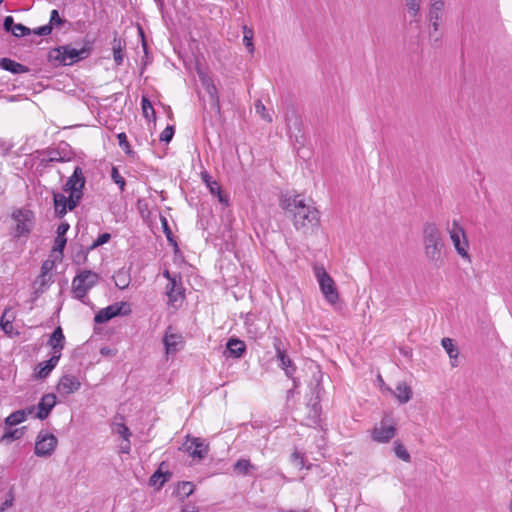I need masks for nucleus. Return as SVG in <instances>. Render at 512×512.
<instances>
[{"mask_svg": "<svg viewBox=\"0 0 512 512\" xmlns=\"http://www.w3.org/2000/svg\"><path fill=\"white\" fill-rule=\"evenodd\" d=\"M281 207L292 217L294 227L304 234L313 233L319 226V211L314 206L306 204L300 195L284 196L281 199Z\"/></svg>", "mask_w": 512, "mask_h": 512, "instance_id": "nucleus-1", "label": "nucleus"}, {"mask_svg": "<svg viewBox=\"0 0 512 512\" xmlns=\"http://www.w3.org/2000/svg\"><path fill=\"white\" fill-rule=\"evenodd\" d=\"M442 233L433 222H426L423 225V247L426 258L435 267L443 265L442 250L444 249Z\"/></svg>", "mask_w": 512, "mask_h": 512, "instance_id": "nucleus-2", "label": "nucleus"}, {"mask_svg": "<svg viewBox=\"0 0 512 512\" xmlns=\"http://www.w3.org/2000/svg\"><path fill=\"white\" fill-rule=\"evenodd\" d=\"M83 42L84 45L80 49L72 48L70 44L52 48L48 52V61L55 64V66H67L88 57L92 51L94 40H91L86 36L83 39Z\"/></svg>", "mask_w": 512, "mask_h": 512, "instance_id": "nucleus-3", "label": "nucleus"}, {"mask_svg": "<svg viewBox=\"0 0 512 512\" xmlns=\"http://www.w3.org/2000/svg\"><path fill=\"white\" fill-rule=\"evenodd\" d=\"M100 281V275L92 270H80L72 280V293L74 297L83 303L90 289Z\"/></svg>", "mask_w": 512, "mask_h": 512, "instance_id": "nucleus-4", "label": "nucleus"}, {"mask_svg": "<svg viewBox=\"0 0 512 512\" xmlns=\"http://www.w3.org/2000/svg\"><path fill=\"white\" fill-rule=\"evenodd\" d=\"M447 232L449 233L450 239L454 245L456 252L463 258L469 259L468 253L469 242L465 233L464 228L459 224L457 220H453L451 224H448Z\"/></svg>", "mask_w": 512, "mask_h": 512, "instance_id": "nucleus-5", "label": "nucleus"}, {"mask_svg": "<svg viewBox=\"0 0 512 512\" xmlns=\"http://www.w3.org/2000/svg\"><path fill=\"white\" fill-rule=\"evenodd\" d=\"M314 273L325 299L329 303L335 304L339 300V293L332 277L323 266H315Z\"/></svg>", "mask_w": 512, "mask_h": 512, "instance_id": "nucleus-6", "label": "nucleus"}, {"mask_svg": "<svg viewBox=\"0 0 512 512\" xmlns=\"http://www.w3.org/2000/svg\"><path fill=\"white\" fill-rule=\"evenodd\" d=\"M396 424L390 415H385L379 426L371 431V438L377 443H388L396 435Z\"/></svg>", "mask_w": 512, "mask_h": 512, "instance_id": "nucleus-7", "label": "nucleus"}, {"mask_svg": "<svg viewBox=\"0 0 512 512\" xmlns=\"http://www.w3.org/2000/svg\"><path fill=\"white\" fill-rule=\"evenodd\" d=\"M131 313L130 305L127 302H117L99 310L94 321L97 324H103L116 316H126Z\"/></svg>", "mask_w": 512, "mask_h": 512, "instance_id": "nucleus-8", "label": "nucleus"}, {"mask_svg": "<svg viewBox=\"0 0 512 512\" xmlns=\"http://www.w3.org/2000/svg\"><path fill=\"white\" fill-rule=\"evenodd\" d=\"M273 346L279 366L284 370L287 377L292 378L296 371V366L287 354L286 343L280 337L275 336L273 338Z\"/></svg>", "mask_w": 512, "mask_h": 512, "instance_id": "nucleus-9", "label": "nucleus"}, {"mask_svg": "<svg viewBox=\"0 0 512 512\" xmlns=\"http://www.w3.org/2000/svg\"><path fill=\"white\" fill-rule=\"evenodd\" d=\"M58 444V439L52 433L40 431L34 448V453L38 457L51 456Z\"/></svg>", "mask_w": 512, "mask_h": 512, "instance_id": "nucleus-10", "label": "nucleus"}, {"mask_svg": "<svg viewBox=\"0 0 512 512\" xmlns=\"http://www.w3.org/2000/svg\"><path fill=\"white\" fill-rule=\"evenodd\" d=\"M12 217L16 221L14 237L28 235L32 229L33 213L30 210L18 209L13 212Z\"/></svg>", "mask_w": 512, "mask_h": 512, "instance_id": "nucleus-11", "label": "nucleus"}, {"mask_svg": "<svg viewBox=\"0 0 512 512\" xmlns=\"http://www.w3.org/2000/svg\"><path fill=\"white\" fill-rule=\"evenodd\" d=\"M184 446L185 451L188 452L190 456L199 459L205 458L209 450L208 444H205L203 440L197 437L190 438L187 436V441Z\"/></svg>", "mask_w": 512, "mask_h": 512, "instance_id": "nucleus-12", "label": "nucleus"}, {"mask_svg": "<svg viewBox=\"0 0 512 512\" xmlns=\"http://www.w3.org/2000/svg\"><path fill=\"white\" fill-rule=\"evenodd\" d=\"M56 403L57 397L54 393L44 394L37 405V413L35 414V418L40 420L47 419Z\"/></svg>", "mask_w": 512, "mask_h": 512, "instance_id": "nucleus-13", "label": "nucleus"}, {"mask_svg": "<svg viewBox=\"0 0 512 512\" xmlns=\"http://www.w3.org/2000/svg\"><path fill=\"white\" fill-rule=\"evenodd\" d=\"M81 387L79 379L70 374L63 375L57 384V391L62 395H69L78 391Z\"/></svg>", "mask_w": 512, "mask_h": 512, "instance_id": "nucleus-14", "label": "nucleus"}, {"mask_svg": "<svg viewBox=\"0 0 512 512\" xmlns=\"http://www.w3.org/2000/svg\"><path fill=\"white\" fill-rule=\"evenodd\" d=\"M55 215L59 218L64 217L67 211L75 209V202L62 193H54L53 195Z\"/></svg>", "mask_w": 512, "mask_h": 512, "instance_id": "nucleus-15", "label": "nucleus"}, {"mask_svg": "<svg viewBox=\"0 0 512 512\" xmlns=\"http://www.w3.org/2000/svg\"><path fill=\"white\" fill-rule=\"evenodd\" d=\"M182 336L177 333H172V327L169 326L163 337V344L167 355L175 354L181 349Z\"/></svg>", "mask_w": 512, "mask_h": 512, "instance_id": "nucleus-16", "label": "nucleus"}, {"mask_svg": "<svg viewBox=\"0 0 512 512\" xmlns=\"http://www.w3.org/2000/svg\"><path fill=\"white\" fill-rule=\"evenodd\" d=\"M60 358L59 355H52L50 359L40 362L35 367L34 378L37 380L45 379L49 376L52 370L57 366Z\"/></svg>", "mask_w": 512, "mask_h": 512, "instance_id": "nucleus-17", "label": "nucleus"}, {"mask_svg": "<svg viewBox=\"0 0 512 512\" xmlns=\"http://www.w3.org/2000/svg\"><path fill=\"white\" fill-rule=\"evenodd\" d=\"M47 345L52 349V355H59L61 358V351L65 346V336L63 334V330L60 326L56 327L55 330L50 335V338L47 342Z\"/></svg>", "mask_w": 512, "mask_h": 512, "instance_id": "nucleus-18", "label": "nucleus"}, {"mask_svg": "<svg viewBox=\"0 0 512 512\" xmlns=\"http://www.w3.org/2000/svg\"><path fill=\"white\" fill-rule=\"evenodd\" d=\"M286 121L290 137L294 135L296 141L299 142L298 138H303V124L301 118L295 112H292L290 116L286 117Z\"/></svg>", "mask_w": 512, "mask_h": 512, "instance_id": "nucleus-19", "label": "nucleus"}, {"mask_svg": "<svg viewBox=\"0 0 512 512\" xmlns=\"http://www.w3.org/2000/svg\"><path fill=\"white\" fill-rule=\"evenodd\" d=\"M0 68L13 74H23L30 71L29 67L7 57L0 59Z\"/></svg>", "mask_w": 512, "mask_h": 512, "instance_id": "nucleus-20", "label": "nucleus"}, {"mask_svg": "<svg viewBox=\"0 0 512 512\" xmlns=\"http://www.w3.org/2000/svg\"><path fill=\"white\" fill-rule=\"evenodd\" d=\"M164 466H166V463L162 462L149 479L150 485L158 486V489H160L172 477V473L170 471H163Z\"/></svg>", "mask_w": 512, "mask_h": 512, "instance_id": "nucleus-21", "label": "nucleus"}, {"mask_svg": "<svg viewBox=\"0 0 512 512\" xmlns=\"http://www.w3.org/2000/svg\"><path fill=\"white\" fill-rule=\"evenodd\" d=\"M184 289L181 282H177L176 279H171V282L167 284V296L169 303L175 305V303L184 297Z\"/></svg>", "mask_w": 512, "mask_h": 512, "instance_id": "nucleus-22", "label": "nucleus"}, {"mask_svg": "<svg viewBox=\"0 0 512 512\" xmlns=\"http://www.w3.org/2000/svg\"><path fill=\"white\" fill-rule=\"evenodd\" d=\"M393 394L400 404H405L411 400L413 392L411 387L405 382H399L397 383Z\"/></svg>", "mask_w": 512, "mask_h": 512, "instance_id": "nucleus-23", "label": "nucleus"}, {"mask_svg": "<svg viewBox=\"0 0 512 512\" xmlns=\"http://www.w3.org/2000/svg\"><path fill=\"white\" fill-rule=\"evenodd\" d=\"M52 283V276H44V275H39L34 283H33V288H34V298H38L41 294H43L48 288L49 286L51 285Z\"/></svg>", "mask_w": 512, "mask_h": 512, "instance_id": "nucleus-24", "label": "nucleus"}, {"mask_svg": "<svg viewBox=\"0 0 512 512\" xmlns=\"http://www.w3.org/2000/svg\"><path fill=\"white\" fill-rule=\"evenodd\" d=\"M226 348L229 351L230 355L239 358L243 355L246 350L245 343L237 338H230L226 344Z\"/></svg>", "mask_w": 512, "mask_h": 512, "instance_id": "nucleus-25", "label": "nucleus"}, {"mask_svg": "<svg viewBox=\"0 0 512 512\" xmlns=\"http://www.w3.org/2000/svg\"><path fill=\"white\" fill-rule=\"evenodd\" d=\"M25 427L21 428H12L9 426H5L4 434L1 437V442L10 443L14 440H18L23 437Z\"/></svg>", "mask_w": 512, "mask_h": 512, "instance_id": "nucleus-26", "label": "nucleus"}, {"mask_svg": "<svg viewBox=\"0 0 512 512\" xmlns=\"http://www.w3.org/2000/svg\"><path fill=\"white\" fill-rule=\"evenodd\" d=\"M441 344H442L443 348L445 349V351L447 352V354L449 355L450 359L452 360L451 361L452 367H456L458 365V363H457L458 349L454 345L453 340L445 337L442 339Z\"/></svg>", "mask_w": 512, "mask_h": 512, "instance_id": "nucleus-27", "label": "nucleus"}, {"mask_svg": "<svg viewBox=\"0 0 512 512\" xmlns=\"http://www.w3.org/2000/svg\"><path fill=\"white\" fill-rule=\"evenodd\" d=\"M85 184V179L82 174V170L80 167H76L74 169L73 175L69 178L66 183L68 189L77 188L83 189Z\"/></svg>", "mask_w": 512, "mask_h": 512, "instance_id": "nucleus-28", "label": "nucleus"}, {"mask_svg": "<svg viewBox=\"0 0 512 512\" xmlns=\"http://www.w3.org/2000/svg\"><path fill=\"white\" fill-rule=\"evenodd\" d=\"M194 490H195V486L192 482L183 481V482L178 483L176 490H175V494H176V496H178L179 498H181L183 500V499L189 497L191 494H193Z\"/></svg>", "mask_w": 512, "mask_h": 512, "instance_id": "nucleus-29", "label": "nucleus"}, {"mask_svg": "<svg viewBox=\"0 0 512 512\" xmlns=\"http://www.w3.org/2000/svg\"><path fill=\"white\" fill-rule=\"evenodd\" d=\"M205 90L209 95L211 110H214L215 113L220 114V101L218 90L215 84L206 87Z\"/></svg>", "mask_w": 512, "mask_h": 512, "instance_id": "nucleus-30", "label": "nucleus"}, {"mask_svg": "<svg viewBox=\"0 0 512 512\" xmlns=\"http://www.w3.org/2000/svg\"><path fill=\"white\" fill-rule=\"evenodd\" d=\"M126 42L120 38L114 37L113 39V57L114 61L117 65H121L123 62V48L125 47Z\"/></svg>", "mask_w": 512, "mask_h": 512, "instance_id": "nucleus-31", "label": "nucleus"}, {"mask_svg": "<svg viewBox=\"0 0 512 512\" xmlns=\"http://www.w3.org/2000/svg\"><path fill=\"white\" fill-rule=\"evenodd\" d=\"M420 4L421 0H405V6L408 10L409 15L414 18V20L410 21V24L419 23L417 17L419 16L420 13Z\"/></svg>", "mask_w": 512, "mask_h": 512, "instance_id": "nucleus-32", "label": "nucleus"}, {"mask_svg": "<svg viewBox=\"0 0 512 512\" xmlns=\"http://www.w3.org/2000/svg\"><path fill=\"white\" fill-rule=\"evenodd\" d=\"M432 3L430 5L429 10V20H440L442 10L444 8V1L443 0H431Z\"/></svg>", "mask_w": 512, "mask_h": 512, "instance_id": "nucleus-33", "label": "nucleus"}, {"mask_svg": "<svg viewBox=\"0 0 512 512\" xmlns=\"http://www.w3.org/2000/svg\"><path fill=\"white\" fill-rule=\"evenodd\" d=\"M114 282L120 290L126 289L130 284V276L127 272L119 270L114 276Z\"/></svg>", "mask_w": 512, "mask_h": 512, "instance_id": "nucleus-34", "label": "nucleus"}, {"mask_svg": "<svg viewBox=\"0 0 512 512\" xmlns=\"http://www.w3.org/2000/svg\"><path fill=\"white\" fill-rule=\"evenodd\" d=\"M142 113L147 120H155L156 114L151 101L146 97L142 96L141 99Z\"/></svg>", "mask_w": 512, "mask_h": 512, "instance_id": "nucleus-35", "label": "nucleus"}, {"mask_svg": "<svg viewBox=\"0 0 512 512\" xmlns=\"http://www.w3.org/2000/svg\"><path fill=\"white\" fill-rule=\"evenodd\" d=\"M233 469L240 475H248L250 469H254V466L247 459H239L234 463Z\"/></svg>", "mask_w": 512, "mask_h": 512, "instance_id": "nucleus-36", "label": "nucleus"}, {"mask_svg": "<svg viewBox=\"0 0 512 512\" xmlns=\"http://www.w3.org/2000/svg\"><path fill=\"white\" fill-rule=\"evenodd\" d=\"M39 154L38 157L41 155L43 156L40 160H71L70 157L61 156L58 149H48L45 151H37Z\"/></svg>", "mask_w": 512, "mask_h": 512, "instance_id": "nucleus-37", "label": "nucleus"}, {"mask_svg": "<svg viewBox=\"0 0 512 512\" xmlns=\"http://www.w3.org/2000/svg\"><path fill=\"white\" fill-rule=\"evenodd\" d=\"M24 411H14L4 420L5 426L13 427L17 424L24 422Z\"/></svg>", "mask_w": 512, "mask_h": 512, "instance_id": "nucleus-38", "label": "nucleus"}, {"mask_svg": "<svg viewBox=\"0 0 512 512\" xmlns=\"http://www.w3.org/2000/svg\"><path fill=\"white\" fill-rule=\"evenodd\" d=\"M394 452H395V455L402 461L407 462V463H409L411 461V456H410L409 452L404 447V445L402 443H400L399 441H395V443H394Z\"/></svg>", "mask_w": 512, "mask_h": 512, "instance_id": "nucleus-39", "label": "nucleus"}, {"mask_svg": "<svg viewBox=\"0 0 512 512\" xmlns=\"http://www.w3.org/2000/svg\"><path fill=\"white\" fill-rule=\"evenodd\" d=\"M68 23L66 19L62 18L58 12V10L54 9L50 13L49 25L53 30L54 27L58 28Z\"/></svg>", "mask_w": 512, "mask_h": 512, "instance_id": "nucleus-40", "label": "nucleus"}, {"mask_svg": "<svg viewBox=\"0 0 512 512\" xmlns=\"http://www.w3.org/2000/svg\"><path fill=\"white\" fill-rule=\"evenodd\" d=\"M117 139L119 142V146L125 151L126 155L130 158H133L134 152L130 147L126 134L124 132L119 133L117 135Z\"/></svg>", "mask_w": 512, "mask_h": 512, "instance_id": "nucleus-41", "label": "nucleus"}, {"mask_svg": "<svg viewBox=\"0 0 512 512\" xmlns=\"http://www.w3.org/2000/svg\"><path fill=\"white\" fill-rule=\"evenodd\" d=\"M243 42L246 48L249 50V52L254 51V45H253V30L248 28L247 26L243 27Z\"/></svg>", "mask_w": 512, "mask_h": 512, "instance_id": "nucleus-42", "label": "nucleus"}, {"mask_svg": "<svg viewBox=\"0 0 512 512\" xmlns=\"http://www.w3.org/2000/svg\"><path fill=\"white\" fill-rule=\"evenodd\" d=\"M163 232L166 235V238L170 244H172L176 249L178 248L177 242L173 236L172 230L169 227L168 221L165 217L161 218Z\"/></svg>", "mask_w": 512, "mask_h": 512, "instance_id": "nucleus-43", "label": "nucleus"}, {"mask_svg": "<svg viewBox=\"0 0 512 512\" xmlns=\"http://www.w3.org/2000/svg\"><path fill=\"white\" fill-rule=\"evenodd\" d=\"M111 178L115 184H117L121 191L125 190V179L120 175L118 169L116 167H112L111 169Z\"/></svg>", "mask_w": 512, "mask_h": 512, "instance_id": "nucleus-44", "label": "nucleus"}, {"mask_svg": "<svg viewBox=\"0 0 512 512\" xmlns=\"http://www.w3.org/2000/svg\"><path fill=\"white\" fill-rule=\"evenodd\" d=\"M90 251L91 250H88V248H86V249L80 248L79 251H77L74 254V257H73L74 263L77 265L84 264L87 261L88 253Z\"/></svg>", "mask_w": 512, "mask_h": 512, "instance_id": "nucleus-45", "label": "nucleus"}, {"mask_svg": "<svg viewBox=\"0 0 512 512\" xmlns=\"http://www.w3.org/2000/svg\"><path fill=\"white\" fill-rule=\"evenodd\" d=\"M111 239L110 233H102L98 236V238L88 247V250H94L97 247L106 244Z\"/></svg>", "mask_w": 512, "mask_h": 512, "instance_id": "nucleus-46", "label": "nucleus"}, {"mask_svg": "<svg viewBox=\"0 0 512 512\" xmlns=\"http://www.w3.org/2000/svg\"><path fill=\"white\" fill-rule=\"evenodd\" d=\"M174 133H175L174 126L168 125L160 134V141L169 143L172 140Z\"/></svg>", "mask_w": 512, "mask_h": 512, "instance_id": "nucleus-47", "label": "nucleus"}, {"mask_svg": "<svg viewBox=\"0 0 512 512\" xmlns=\"http://www.w3.org/2000/svg\"><path fill=\"white\" fill-rule=\"evenodd\" d=\"M66 243H67L66 237L57 235L54 240V245H53V249H52L53 252H59L60 254H62V252L66 246Z\"/></svg>", "mask_w": 512, "mask_h": 512, "instance_id": "nucleus-48", "label": "nucleus"}, {"mask_svg": "<svg viewBox=\"0 0 512 512\" xmlns=\"http://www.w3.org/2000/svg\"><path fill=\"white\" fill-rule=\"evenodd\" d=\"M9 310L6 309L1 317V320H0V325H1V328L2 330L6 333V334H11L12 333V329H13V325H12V320H4V318L7 316Z\"/></svg>", "mask_w": 512, "mask_h": 512, "instance_id": "nucleus-49", "label": "nucleus"}, {"mask_svg": "<svg viewBox=\"0 0 512 512\" xmlns=\"http://www.w3.org/2000/svg\"><path fill=\"white\" fill-rule=\"evenodd\" d=\"M255 109H256V112L258 114L261 115V117L268 121V122H272V118L269 114L266 113V107L265 105L261 102V100H258L256 103H255Z\"/></svg>", "mask_w": 512, "mask_h": 512, "instance_id": "nucleus-50", "label": "nucleus"}, {"mask_svg": "<svg viewBox=\"0 0 512 512\" xmlns=\"http://www.w3.org/2000/svg\"><path fill=\"white\" fill-rule=\"evenodd\" d=\"M15 27H16V24L14 23L13 17L6 16L3 20V29L6 32H11L12 34H16Z\"/></svg>", "mask_w": 512, "mask_h": 512, "instance_id": "nucleus-51", "label": "nucleus"}, {"mask_svg": "<svg viewBox=\"0 0 512 512\" xmlns=\"http://www.w3.org/2000/svg\"><path fill=\"white\" fill-rule=\"evenodd\" d=\"M15 32L16 34H13L15 37H23L30 35L32 33V30L26 27L25 25L19 23L16 24Z\"/></svg>", "mask_w": 512, "mask_h": 512, "instance_id": "nucleus-52", "label": "nucleus"}, {"mask_svg": "<svg viewBox=\"0 0 512 512\" xmlns=\"http://www.w3.org/2000/svg\"><path fill=\"white\" fill-rule=\"evenodd\" d=\"M55 264L52 260H45L41 265V273L40 275L51 276L50 272L54 268Z\"/></svg>", "mask_w": 512, "mask_h": 512, "instance_id": "nucleus-53", "label": "nucleus"}, {"mask_svg": "<svg viewBox=\"0 0 512 512\" xmlns=\"http://www.w3.org/2000/svg\"><path fill=\"white\" fill-rule=\"evenodd\" d=\"M69 190H70V195L68 197H69V199H72L75 202V208H76L82 198V195H83L82 189L77 187V188H72Z\"/></svg>", "mask_w": 512, "mask_h": 512, "instance_id": "nucleus-54", "label": "nucleus"}, {"mask_svg": "<svg viewBox=\"0 0 512 512\" xmlns=\"http://www.w3.org/2000/svg\"><path fill=\"white\" fill-rule=\"evenodd\" d=\"M201 179L206 184V186H210V184L215 185V189H219V184L217 181L213 180L212 176L206 171H201Z\"/></svg>", "mask_w": 512, "mask_h": 512, "instance_id": "nucleus-55", "label": "nucleus"}, {"mask_svg": "<svg viewBox=\"0 0 512 512\" xmlns=\"http://www.w3.org/2000/svg\"><path fill=\"white\" fill-rule=\"evenodd\" d=\"M32 33L38 36H48L52 33L51 26L49 24L40 26L32 30Z\"/></svg>", "mask_w": 512, "mask_h": 512, "instance_id": "nucleus-56", "label": "nucleus"}, {"mask_svg": "<svg viewBox=\"0 0 512 512\" xmlns=\"http://www.w3.org/2000/svg\"><path fill=\"white\" fill-rule=\"evenodd\" d=\"M198 76H199L201 84L203 85L204 88L214 84V82L211 79V77L208 74H206L205 72H203V71H201L199 69H198Z\"/></svg>", "mask_w": 512, "mask_h": 512, "instance_id": "nucleus-57", "label": "nucleus"}, {"mask_svg": "<svg viewBox=\"0 0 512 512\" xmlns=\"http://www.w3.org/2000/svg\"><path fill=\"white\" fill-rule=\"evenodd\" d=\"M320 410L321 408L319 406V403L315 402L311 408V411L313 412V423L315 424L319 422Z\"/></svg>", "mask_w": 512, "mask_h": 512, "instance_id": "nucleus-58", "label": "nucleus"}, {"mask_svg": "<svg viewBox=\"0 0 512 512\" xmlns=\"http://www.w3.org/2000/svg\"><path fill=\"white\" fill-rule=\"evenodd\" d=\"M70 226L67 222H62L57 227V235L58 236H64L66 235L67 231L69 230Z\"/></svg>", "mask_w": 512, "mask_h": 512, "instance_id": "nucleus-59", "label": "nucleus"}, {"mask_svg": "<svg viewBox=\"0 0 512 512\" xmlns=\"http://www.w3.org/2000/svg\"><path fill=\"white\" fill-rule=\"evenodd\" d=\"M118 433L120 435H122V437L125 439V440H128L129 437L131 436V433L128 429V427L125 425V424H120L119 425V428H118Z\"/></svg>", "mask_w": 512, "mask_h": 512, "instance_id": "nucleus-60", "label": "nucleus"}, {"mask_svg": "<svg viewBox=\"0 0 512 512\" xmlns=\"http://www.w3.org/2000/svg\"><path fill=\"white\" fill-rule=\"evenodd\" d=\"M209 188V191L213 195H217L219 197V200L222 202L223 197L221 195V187L219 186V189H215V185L210 184V186H207Z\"/></svg>", "mask_w": 512, "mask_h": 512, "instance_id": "nucleus-61", "label": "nucleus"}, {"mask_svg": "<svg viewBox=\"0 0 512 512\" xmlns=\"http://www.w3.org/2000/svg\"><path fill=\"white\" fill-rule=\"evenodd\" d=\"M36 409H37V406L32 405V406L26 407L24 409H20V411H24V419L26 420V418L29 415L33 414Z\"/></svg>", "mask_w": 512, "mask_h": 512, "instance_id": "nucleus-62", "label": "nucleus"}, {"mask_svg": "<svg viewBox=\"0 0 512 512\" xmlns=\"http://www.w3.org/2000/svg\"><path fill=\"white\" fill-rule=\"evenodd\" d=\"M429 37L432 39L433 38V45H436L438 44V42L440 41L441 39V35L438 34V31H433L431 30L429 32Z\"/></svg>", "mask_w": 512, "mask_h": 512, "instance_id": "nucleus-63", "label": "nucleus"}, {"mask_svg": "<svg viewBox=\"0 0 512 512\" xmlns=\"http://www.w3.org/2000/svg\"><path fill=\"white\" fill-rule=\"evenodd\" d=\"M181 512H198V508L195 505H185Z\"/></svg>", "mask_w": 512, "mask_h": 512, "instance_id": "nucleus-64", "label": "nucleus"}]
</instances>
